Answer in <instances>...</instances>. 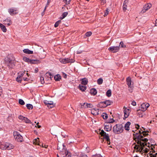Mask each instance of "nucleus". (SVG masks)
Wrapping results in <instances>:
<instances>
[{
  "label": "nucleus",
  "mask_w": 157,
  "mask_h": 157,
  "mask_svg": "<svg viewBox=\"0 0 157 157\" xmlns=\"http://www.w3.org/2000/svg\"><path fill=\"white\" fill-rule=\"evenodd\" d=\"M142 128L143 129L141 128L138 132H134V133L133 134L134 140L137 143V144L135 145L134 148L136 149L137 151L140 152L144 151L147 153V148H146L144 149L145 146H147L146 142L148 141V139L145 137L148 135L149 131L146 130V128L143 127Z\"/></svg>",
  "instance_id": "nucleus-1"
},
{
  "label": "nucleus",
  "mask_w": 157,
  "mask_h": 157,
  "mask_svg": "<svg viewBox=\"0 0 157 157\" xmlns=\"http://www.w3.org/2000/svg\"><path fill=\"white\" fill-rule=\"evenodd\" d=\"M124 131V126L121 124H116L113 128V131L115 134H119Z\"/></svg>",
  "instance_id": "nucleus-2"
},
{
  "label": "nucleus",
  "mask_w": 157,
  "mask_h": 157,
  "mask_svg": "<svg viewBox=\"0 0 157 157\" xmlns=\"http://www.w3.org/2000/svg\"><path fill=\"white\" fill-rule=\"evenodd\" d=\"M13 135L15 140L19 142H22L23 140L22 136L17 131H15L13 132Z\"/></svg>",
  "instance_id": "nucleus-3"
},
{
  "label": "nucleus",
  "mask_w": 157,
  "mask_h": 157,
  "mask_svg": "<svg viewBox=\"0 0 157 157\" xmlns=\"http://www.w3.org/2000/svg\"><path fill=\"white\" fill-rule=\"evenodd\" d=\"M14 147V146L12 144L8 143H3L2 144V147L3 149L8 150H10L13 148Z\"/></svg>",
  "instance_id": "nucleus-4"
},
{
  "label": "nucleus",
  "mask_w": 157,
  "mask_h": 157,
  "mask_svg": "<svg viewBox=\"0 0 157 157\" xmlns=\"http://www.w3.org/2000/svg\"><path fill=\"white\" fill-rule=\"evenodd\" d=\"M126 83L128 85V87L130 88V89H129V90L131 92H132V81L131 78L130 77H128L126 78Z\"/></svg>",
  "instance_id": "nucleus-5"
},
{
  "label": "nucleus",
  "mask_w": 157,
  "mask_h": 157,
  "mask_svg": "<svg viewBox=\"0 0 157 157\" xmlns=\"http://www.w3.org/2000/svg\"><path fill=\"white\" fill-rule=\"evenodd\" d=\"M6 63L8 67L10 68H13L15 66L14 62L10 59L6 61Z\"/></svg>",
  "instance_id": "nucleus-6"
},
{
  "label": "nucleus",
  "mask_w": 157,
  "mask_h": 157,
  "mask_svg": "<svg viewBox=\"0 0 157 157\" xmlns=\"http://www.w3.org/2000/svg\"><path fill=\"white\" fill-rule=\"evenodd\" d=\"M105 130L107 132L110 131L112 129V125L108 123H105L104 124Z\"/></svg>",
  "instance_id": "nucleus-7"
},
{
  "label": "nucleus",
  "mask_w": 157,
  "mask_h": 157,
  "mask_svg": "<svg viewBox=\"0 0 157 157\" xmlns=\"http://www.w3.org/2000/svg\"><path fill=\"white\" fill-rule=\"evenodd\" d=\"M108 50L113 52V53H115L119 51V46H112L109 47Z\"/></svg>",
  "instance_id": "nucleus-8"
},
{
  "label": "nucleus",
  "mask_w": 157,
  "mask_h": 157,
  "mask_svg": "<svg viewBox=\"0 0 157 157\" xmlns=\"http://www.w3.org/2000/svg\"><path fill=\"white\" fill-rule=\"evenodd\" d=\"M124 117L123 118L124 119H125L126 118L128 117L129 115L130 109H127V108L124 107Z\"/></svg>",
  "instance_id": "nucleus-9"
},
{
  "label": "nucleus",
  "mask_w": 157,
  "mask_h": 157,
  "mask_svg": "<svg viewBox=\"0 0 157 157\" xmlns=\"http://www.w3.org/2000/svg\"><path fill=\"white\" fill-rule=\"evenodd\" d=\"M149 106L150 105L148 103H143L141 105V110L143 111H145Z\"/></svg>",
  "instance_id": "nucleus-10"
},
{
  "label": "nucleus",
  "mask_w": 157,
  "mask_h": 157,
  "mask_svg": "<svg viewBox=\"0 0 157 157\" xmlns=\"http://www.w3.org/2000/svg\"><path fill=\"white\" fill-rule=\"evenodd\" d=\"M151 6L152 5L151 4H147V5H145L144 7V9L142 10L141 12L143 13H145L146 11L149 9L151 7Z\"/></svg>",
  "instance_id": "nucleus-11"
},
{
  "label": "nucleus",
  "mask_w": 157,
  "mask_h": 157,
  "mask_svg": "<svg viewBox=\"0 0 157 157\" xmlns=\"http://www.w3.org/2000/svg\"><path fill=\"white\" fill-rule=\"evenodd\" d=\"M8 12L11 15L17 13L16 12V10L13 8L9 9L8 10Z\"/></svg>",
  "instance_id": "nucleus-12"
},
{
  "label": "nucleus",
  "mask_w": 157,
  "mask_h": 157,
  "mask_svg": "<svg viewBox=\"0 0 157 157\" xmlns=\"http://www.w3.org/2000/svg\"><path fill=\"white\" fill-rule=\"evenodd\" d=\"M60 62L63 63H66L71 62L70 59L68 58H65L60 60Z\"/></svg>",
  "instance_id": "nucleus-13"
},
{
  "label": "nucleus",
  "mask_w": 157,
  "mask_h": 157,
  "mask_svg": "<svg viewBox=\"0 0 157 157\" xmlns=\"http://www.w3.org/2000/svg\"><path fill=\"white\" fill-rule=\"evenodd\" d=\"M40 63V61L37 59H31L29 61V63L33 64H37Z\"/></svg>",
  "instance_id": "nucleus-14"
},
{
  "label": "nucleus",
  "mask_w": 157,
  "mask_h": 157,
  "mask_svg": "<svg viewBox=\"0 0 157 157\" xmlns=\"http://www.w3.org/2000/svg\"><path fill=\"white\" fill-rule=\"evenodd\" d=\"M5 22L4 24L7 26H10L11 24V21L10 19L7 18L3 21Z\"/></svg>",
  "instance_id": "nucleus-15"
},
{
  "label": "nucleus",
  "mask_w": 157,
  "mask_h": 157,
  "mask_svg": "<svg viewBox=\"0 0 157 157\" xmlns=\"http://www.w3.org/2000/svg\"><path fill=\"white\" fill-rule=\"evenodd\" d=\"M102 136L103 137V138L106 140L107 141V143L108 144H109L110 143V140L109 138V135L108 134H106V133L105 134H104Z\"/></svg>",
  "instance_id": "nucleus-16"
},
{
  "label": "nucleus",
  "mask_w": 157,
  "mask_h": 157,
  "mask_svg": "<svg viewBox=\"0 0 157 157\" xmlns=\"http://www.w3.org/2000/svg\"><path fill=\"white\" fill-rule=\"evenodd\" d=\"M97 107L101 108H105L106 107L105 105V103L104 101H101L97 105Z\"/></svg>",
  "instance_id": "nucleus-17"
},
{
  "label": "nucleus",
  "mask_w": 157,
  "mask_h": 157,
  "mask_svg": "<svg viewBox=\"0 0 157 157\" xmlns=\"http://www.w3.org/2000/svg\"><path fill=\"white\" fill-rule=\"evenodd\" d=\"M131 124V123L129 122H127L125 124L124 128L125 130L128 131L129 130V126Z\"/></svg>",
  "instance_id": "nucleus-18"
},
{
  "label": "nucleus",
  "mask_w": 157,
  "mask_h": 157,
  "mask_svg": "<svg viewBox=\"0 0 157 157\" xmlns=\"http://www.w3.org/2000/svg\"><path fill=\"white\" fill-rule=\"evenodd\" d=\"M23 52L24 53L26 54H33V51L29 50L28 49H25L23 50Z\"/></svg>",
  "instance_id": "nucleus-19"
},
{
  "label": "nucleus",
  "mask_w": 157,
  "mask_h": 157,
  "mask_svg": "<svg viewBox=\"0 0 157 157\" xmlns=\"http://www.w3.org/2000/svg\"><path fill=\"white\" fill-rule=\"evenodd\" d=\"M97 91L96 89L94 88H92L90 90V93L91 95H94L97 93Z\"/></svg>",
  "instance_id": "nucleus-20"
},
{
  "label": "nucleus",
  "mask_w": 157,
  "mask_h": 157,
  "mask_svg": "<svg viewBox=\"0 0 157 157\" xmlns=\"http://www.w3.org/2000/svg\"><path fill=\"white\" fill-rule=\"evenodd\" d=\"M88 83V80L87 79L85 78H82L81 80V83L84 85H86Z\"/></svg>",
  "instance_id": "nucleus-21"
},
{
  "label": "nucleus",
  "mask_w": 157,
  "mask_h": 157,
  "mask_svg": "<svg viewBox=\"0 0 157 157\" xmlns=\"http://www.w3.org/2000/svg\"><path fill=\"white\" fill-rule=\"evenodd\" d=\"M79 89L82 91H85L86 88V86L79 85L78 86Z\"/></svg>",
  "instance_id": "nucleus-22"
},
{
  "label": "nucleus",
  "mask_w": 157,
  "mask_h": 157,
  "mask_svg": "<svg viewBox=\"0 0 157 157\" xmlns=\"http://www.w3.org/2000/svg\"><path fill=\"white\" fill-rule=\"evenodd\" d=\"M0 27L3 32H5L6 31V27L2 24L0 23Z\"/></svg>",
  "instance_id": "nucleus-23"
},
{
  "label": "nucleus",
  "mask_w": 157,
  "mask_h": 157,
  "mask_svg": "<svg viewBox=\"0 0 157 157\" xmlns=\"http://www.w3.org/2000/svg\"><path fill=\"white\" fill-rule=\"evenodd\" d=\"M61 79V76L59 74H57L54 76V79L56 81H59Z\"/></svg>",
  "instance_id": "nucleus-24"
},
{
  "label": "nucleus",
  "mask_w": 157,
  "mask_h": 157,
  "mask_svg": "<svg viewBox=\"0 0 157 157\" xmlns=\"http://www.w3.org/2000/svg\"><path fill=\"white\" fill-rule=\"evenodd\" d=\"M92 34V33L91 32L89 31L87 32L86 33L85 35L84 36L83 38H86V37H89Z\"/></svg>",
  "instance_id": "nucleus-25"
},
{
  "label": "nucleus",
  "mask_w": 157,
  "mask_h": 157,
  "mask_svg": "<svg viewBox=\"0 0 157 157\" xmlns=\"http://www.w3.org/2000/svg\"><path fill=\"white\" fill-rule=\"evenodd\" d=\"M68 14V13L67 12L63 13L62 15L60 17V18L61 19H63Z\"/></svg>",
  "instance_id": "nucleus-26"
},
{
  "label": "nucleus",
  "mask_w": 157,
  "mask_h": 157,
  "mask_svg": "<svg viewBox=\"0 0 157 157\" xmlns=\"http://www.w3.org/2000/svg\"><path fill=\"white\" fill-rule=\"evenodd\" d=\"M91 112L92 114L94 115H97L98 114V111L97 112L96 109H93L91 110Z\"/></svg>",
  "instance_id": "nucleus-27"
},
{
  "label": "nucleus",
  "mask_w": 157,
  "mask_h": 157,
  "mask_svg": "<svg viewBox=\"0 0 157 157\" xmlns=\"http://www.w3.org/2000/svg\"><path fill=\"white\" fill-rule=\"evenodd\" d=\"M105 103V105L106 107L108 105H110L111 104V101L108 100H106L104 101Z\"/></svg>",
  "instance_id": "nucleus-28"
},
{
  "label": "nucleus",
  "mask_w": 157,
  "mask_h": 157,
  "mask_svg": "<svg viewBox=\"0 0 157 157\" xmlns=\"http://www.w3.org/2000/svg\"><path fill=\"white\" fill-rule=\"evenodd\" d=\"M93 107L92 104L90 103H86V105L84 107L85 108H92Z\"/></svg>",
  "instance_id": "nucleus-29"
},
{
  "label": "nucleus",
  "mask_w": 157,
  "mask_h": 157,
  "mask_svg": "<svg viewBox=\"0 0 157 157\" xmlns=\"http://www.w3.org/2000/svg\"><path fill=\"white\" fill-rule=\"evenodd\" d=\"M44 102L45 104H47L48 105H52L53 104V102L52 101H50L49 102L48 101L45 100L44 101Z\"/></svg>",
  "instance_id": "nucleus-30"
},
{
  "label": "nucleus",
  "mask_w": 157,
  "mask_h": 157,
  "mask_svg": "<svg viewBox=\"0 0 157 157\" xmlns=\"http://www.w3.org/2000/svg\"><path fill=\"white\" fill-rule=\"evenodd\" d=\"M106 96L108 97H110L111 95V90H108L106 93Z\"/></svg>",
  "instance_id": "nucleus-31"
},
{
  "label": "nucleus",
  "mask_w": 157,
  "mask_h": 157,
  "mask_svg": "<svg viewBox=\"0 0 157 157\" xmlns=\"http://www.w3.org/2000/svg\"><path fill=\"white\" fill-rule=\"evenodd\" d=\"M127 3L126 0H125L124 2L123 5V10L125 11L127 10V5L126 4Z\"/></svg>",
  "instance_id": "nucleus-32"
},
{
  "label": "nucleus",
  "mask_w": 157,
  "mask_h": 157,
  "mask_svg": "<svg viewBox=\"0 0 157 157\" xmlns=\"http://www.w3.org/2000/svg\"><path fill=\"white\" fill-rule=\"evenodd\" d=\"M103 81V79L101 78H100L98 79L97 83L99 85H101Z\"/></svg>",
  "instance_id": "nucleus-33"
},
{
  "label": "nucleus",
  "mask_w": 157,
  "mask_h": 157,
  "mask_svg": "<svg viewBox=\"0 0 157 157\" xmlns=\"http://www.w3.org/2000/svg\"><path fill=\"white\" fill-rule=\"evenodd\" d=\"M27 108L29 109H32L33 108V105L31 104H27L26 105Z\"/></svg>",
  "instance_id": "nucleus-34"
},
{
  "label": "nucleus",
  "mask_w": 157,
  "mask_h": 157,
  "mask_svg": "<svg viewBox=\"0 0 157 157\" xmlns=\"http://www.w3.org/2000/svg\"><path fill=\"white\" fill-rule=\"evenodd\" d=\"M101 116L104 119H107L108 117L107 114L104 113H103L101 115Z\"/></svg>",
  "instance_id": "nucleus-35"
},
{
  "label": "nucleus",
  "mask_w": 157,
  "mask_h": 157,
  "mask_svg": "<svg viewBox=\"0 0 157 157\" xmlns=\"http://www.w3.org/2000/svg\"><path fill=\"white\" fill-rule=\"evenodd\" d=\"M23 60L24 61L29 63L30 59L26 57H24L23 58Z\"/></svg>",
  "instance_id": "nucleus-36"
},
{
  "label": "nucleus",
  "mask_w": 157,
  "mask_h": 157,
  "mask_svg": "<svg viewBox=\"0 0 157 157\" xmlns=\"http://www.w3.org/2000/svg\"><path fill=\"white\" fill-rule=\"evenodd\" d=\"M21 78L18 75L16 78V81L18 82L21 83Z\"/></svg>",
  "instance_id": "nucleus-37"
},
{
  "label": "nucleus",
  "mask_w": 157,
  "mask_h": 157,
  "mask_svg": "<svg viewBox=\"0 0 157 157\" xmlns=\"http://www.w3.org/2000/svg\"><path fill=\"white\" fill-rule=\"evenodd\" d=\"M24 121L27 123H31V121L27 117H25Z\"/></svg>",
  "instance_id": "nucleus-38"
},
{
  "label": "nucleus",
  "mask_w": 157,
  "mask_h": 157,
  "mask_svg": "<svg viewBox=\"0 0 157 157\" xmlns=\"http://www.w3.org/2000/svg\"><path fill=\"white\" fill-rule=\"evenodd\" d=\"M13 116V115L12 114L10 115L7 118V120L9 121H11L12 120Z\"/></svg>",
  "instance_id": "nucleus-39"
},
{
  "label": "nucleus",
  "mask_w": 157,
  "mask_h": 157,
  "mask_svg": "<svg viewBox=\"0 0 157 157\" xmlns=\"http://www.w3.org/2000/svg\"><path fill=\"white\" fill-rule=\"evenodd\" d=\"M61 20H59L56 21L55 24V27L56 28L58 26L59 24L61 23Z\"/></svg>",
  "instance_id": "nucleus-40"
},
{
  "label": "nucleus",
  "mask_w": 157,
  "mask_h": 157,
  "mask_svg": "<svg viewBox=\"0 0 157 157\" xmlns=\"http://www.w3.org/2000/svg\"><path fill=\"white\" fill-rule=\"evenodd\" d=\"M19 103L20 104L22 105H23L25 104V103L24 101L21 99H20L19 100Z\"/></svg>",
  "instance_id": "nucleus-41"
},
{
  "label": "nucleus",
  "mask_w": 157,
  "mask_h": 157,
  "mask_svg": "<svg viewBox=\"0 0 157 157\" xmlns=\"http://www.w3.org/2000/svg\"><path fill=\"white\" fill-rule=\"evenodd\" d=\"M39 138H37V139H36L34 141H33V143L35 144L38 145H40V144H39Z\"/></svg>",
  "instance_id": "nucleus-42"
},
{
  "label": "nucleus",
  "mask_w": 157,
  "mask_h": 157,
  "mask_svg": "<svg viewBox=\"0 0 157 157\" xmlns=\"http://www.w3.org/2000/svg\"><path fill=\"white\" fill-rule=\"evenodd\" d=\"M121 46V48H125L126 47V45H124L123 43L122 42H121L120 43V45H119V46Z\"/></svg>",
  "instance_id": "nucleus-43"
},
{
  "label": "nucleus",
  "mask_w": 157,
  "mask_h": 157,
  "mask_svg": "<svg viewBox=\"0 0 157 157\" xmlns=\"http://www.w3.org/2000/svg\"><path fill=\"white\" fill-rule=\"evenodd\" d=\"M150 155L151 156V157H157V153H155L154 154L151 153V152H150Z\"/></svg>",
  "instance_id": "nucleus-44"
},
{
  "label": "nucleus",
  "mask_w": 157,
  "mask_h": 157,
  "mask_svg": "<svg viewBox=\"0 0 157 157\" xmlns=\"http://www.w3.org/2000/svg\"><path fill=\"white\" fill-rule=\"evenodd\" d=\"M40 81L41 82V83L42 84H43L44 83V78L43 77H40Z\"/></svg>",
  "instance_id": "nucleus-45"
},
{
  "label": "nucleus",
  "mask_w": 157,
  "mask_h": 157,
  "mask_svg": "<svg viewBox=\"0 0 157 157\" xmlns=\"http://www.w3.org/2000/svg\"><path fill=\"white\" fill-rule=\"evenodd\" d=\"M115 121L113 119H110L109 121L108 122H106V123H108V124L112 123L114 122Z\"/></svg>",
  "instance_id": "nucleus-46"
},
{
  "label": "nucleus",
  "mask_w": 157,
  "mask_h": 157,
  "mask_svg": "<svg viewBox=\"0 0 157 157\" xmlns=\"http://www.w3.org/2000/svg\"><path fill=\"white\" fill-rule=\"evenodd\" d=\"M106 134V133L104 132L103 130H102L101 132H100V134L101 135V136H103L104 134Z\"/></svg>",
  "instance_id": "nucleus-47"
},
{
  "label": "nucleus",
  "mask_w": 157,
  "mask_h": 157,
  "mask_svg": "<svg viewBox=\"0 0 157 157\" xmlns=\"http://www.w3.org/2000/svg\"><path fill=\"white\" fill-rule=\"evenodd\" d=\"M25 117H23L21 115H20L18 117V118L21 120H24Z\"/></svg>",
  "instance_id": "nucleus-48"
},
{
  "label": "nucleus",
  "mask_w": 157,
  "mask_h": 157,
  "mask_svg": "<svg viewBox=\"0 0 157 157\" xmlns=\"http://www.w3.org/2000/svg\"><path fill=\"white\" fill-rule=\"evenodd\" d=\"M25 73H18V76H19L21 78V77L24 75Z\"/></svg>",
  "instance_id": "nucleus-49"
},
{
  "label": "nucleus",
  "mask_w": 157,
  "mask_h": 157,
  "mask_svg": "<svg viewBox=\"0 0 157 157\" xmlns=\"http://www.w3.org/2000/svg\"><path fill=\"white\" fill-rule=\"evenodd\" d=\"M108 13L109 11L108 10V9H107V10H106L105 12V14L104 15V16L105 17L106 16L108 15Z\"/></svg>",
  "instance_id": "nucleus-50"
},
{
  "label": "nucleus",
  "mask_w": 157,
  "mask_h": 157,
  "mask_svg": "<svg viewBox=\"0 0 157 157\" xmlns=\"http://www.w3.org/2000/svg\"><path fill=\"white\" fill-rule=\"evenodd\" d=\"M63 77L65 78H67V75L65 73H63Z\"/></svg>",
  "instance_id": "nucleus-51"
},
{
  "label": "nucleus",
  "mask_w": 157,
  "mask_h": 157,
  "mask_svg": "<svg viewBox=\"0 0 157 157\" xmlns=\"http://www.w3.org/2000/svg\"><path fill=\"white\" fill-rule=\"evenodd\" d=\"M131 104L133 106H135L136 105V103L135 101H133L132 102Z\"/></svg>",
  "instance_id": "nucleus-52"
},
{
  "label": "nucleus",
  "mask_w": 157,
  "mask_h": 157,
  "mask_svg": "<svg viewBox=\"0 0 157 157\" xmlns=\"http://www.w3.org/2000/svg\"><path fill=\"white\" fill-rule=\"evenodd\" d=\"M2 90L1 87H0V96H1L2 94Z\"/></svg>",
  "instance_id": "nucleus-53"
},
{
  "label": "nucleus",
  "mask_w": 157,
  "mask_h": 157,
  "mask_svg": "<svg viewBox=\"0 0 157 157\" xmlns=\"http://www.w3.org/2000/svg\"><path fill=\"white\" fill-rule=\"evenodd\" d=\"M86 104V103L85 102L84 103H83V104H82V103H80V105H81V108H82L83 107V106H84V105Z\"/></svg>",
  "instance_id": "nucleus-54"
},
{
  "label": "nucleus",
  "mask_w": 157,
  "mask_h": 157,
  "mask_svg": "<svg viewBox=\"0 0 157 157\" xmlns=\"http://www.w3.org/2000/svg\"><path fill=\"white\" fill-rule=\"evenodd\" d=\"M46 74H48L50 76V77H51V76H52V73L50 72H48L46 73Z\"/></svg>",
  "instance_id": "nucleus-55"
},
{
  "label": "nucleus",
  "mask_w": 157,
  "mask_h": 157,
  "mask_svg": "<svg viewBox=\"0 0 157 157\" xmlns=\"http://www.w3.org/2000/svg\"><path fill=\"white\" fill-rule=\"evenodd\" d=\"M23 80L25 81H27L28 78H23Z\"/></svg>",
  "instance_id": "nucleus-56"
},
{
  "label": "nucleus",
  "mask_w": 157,
  "mask_h": 157,
  "mask_svg": "<svg viewBox=\"0 0 157 157\" xmlns=\"http://www.w3.org/2000/svg\"><path fill=\"white\" fill-rule=\"evenodd\" d=\"M38 68H36L35 70V73H37L38 72Z\"/></svg>",
  "instance_id": "nucleus-57"
},
{
  "label": "nucleus",
  "mask_w": 157,
  "mask_h": 157,
  "mask_svg": "<svg viewBox=\"0 0 157 157\" xmlns=\"http://www.w3.org/2000/svg\"><path fill=\"white\" fill-rule=\"evenodd\" d=\"M49 3L50 2L49 1V0H48L47 4L46 5V6H48L49 5Z\"/></svg>",
  "instance_id": "nucleus-58"
},
{
  "label": "nucleus",
  "mask_w": 157,
  "mask_h": 157,
  "mask_svg": "<svg viewBox=\"0 0 157 157\" xmlns=\"http://www.w3.org/2000/svg\"><path fill=\"white\" fill-rule=\"evenodd\" d=\"M66 155L67 157H71V155L70 154H68V153L66 154Z\"/></svg>",
  "instance_id": "nucleus-59"
},
{
  "label": "nucleus",
  "mask_w": 157,
  "mask_h": 157,
  "mask_svg": "<svg viewBox=\"0 0 157 157\" xmlns=\"http://www.w3.org/2000/svg\"><path fill=\"white\" fill-rule=\"evenodd\" d=\"M101 2L103 4H105L106 3L105 0H101Z\"/></svg>",
  "instance_id": "nucleus-60"
},
{
  "label": "nucleus",
  "mask_w": 157,
  "mask_h": 157,
  "mask_svg": "<svg viewBox=\"0 0 157 157\" xmlns=\"http://www.w3.org/2000/svg\"><path fill=\"white\" fill-rule=\"evenodd\" d=\"M136 125L137 126V127L136 126V128H137V129H138L139 128L140 125L138 124H136Z\"/></svg>",
  "instance_id": "nucleus-61"
},
{
  "label": "nucleus",
  "mask_w": 157,
  "mask_h": 157,
  "mask_svg": "<svg viewBox=\"0 0 157 157\" xmlns=\"http://www.w3.org/2000/svg\"><path fill=\"white\" fill-rule=\"evenodd\" d=\"M38 124H39V122H38L37 123L36 125H37V127L38 128H40L41 127V126L39 125H38Z\"/></svg>",
  "instance_id": "nucleus-62"
},
{
  "label": "nucleus",
  "mask_w": 157,
  "mask_h": 157,
  "mask_svg": "<svg viewBox=\"0 0 157 157\" xmlns=\"http://www.w3.org/2000/svg\"><path fill=\"white\" fill-rule=\"evenodd\" d=\"M71 0H69L68 2L67 1V2H66V4H69L71 2Z\"/></svg>",
  "instance_id": "nucleus-63"
},
{
  "label": "nucleus",
  "mask_w": 157,
  "mask_h": 157,
  "mask_svg": "<svg viewBox=\"0 0 157 157\" xmlns=\"http://www.w3.org/2000/svg\"><path fill=\"white\" fill-rule=\"evenodd\" d=\"M139 117H143V115L141 113L140 114H139Z\"/></svg>",
  "instance_id": "nucleus-64"
}]
</instances>
